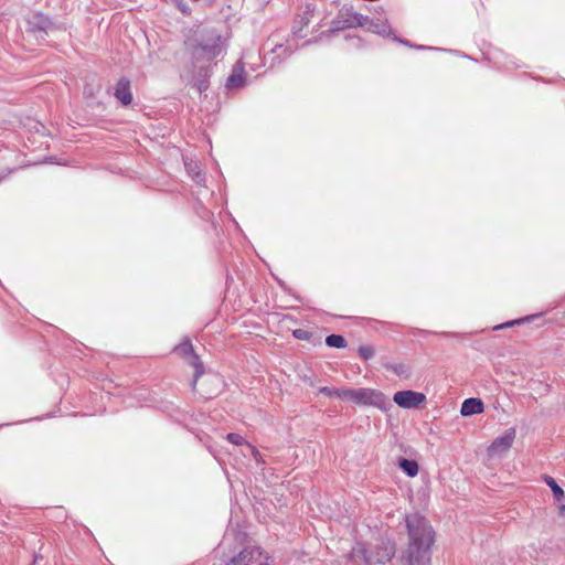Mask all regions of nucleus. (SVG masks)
<instances>
[{
    "mask_svg": "<svg viewBox=\"0 0 565 565\" xmlns=\"http://www.w3.org/2000/svg\"><path fill=\"white\" fill-rule=\"evenodd\" d=\"M292 335L298 339V340H310L311 338V332H309L308 330L306 329H296L292 331Z\"/></svg>",
    "mask_w": 565,
    "mask_h": 565,
    "instance_id": "24",
    "label": "nucleus"
},
{
    "mask_svg": "<svg viewBox=\"0 0 565 565\" xmlns=\"http://www.w3.org/2000/svg\"><path fill=\"white\" fill-rule=\"evenodd\" d=\"M393 401L401 408L416 409L426 402V395L420 392L405 390L396 392L393 396Z\"/></svg>",
    "mask_w": 565,
    "mask_h": 565,
    "instance_id": "8",
    "label": "nucleus"
},
{
    "mask_svg": "<svg viewBox=\"0 0 565 565\" xmlns=\"http://www.w3.org/2000/svg\"><path fill=\"white\" fill-rule=\"evenodd\" d=\"M203 179H204V177H203L200 172H198V173L195 174L194 180H195L198 183H200Z\"/></svg>",
    "mask_w": 565,
    "mask_h": 565,
    "instance_id": "28",
    "label": "nucleus"
},
{
    "mask_svg": "<svg viewBox=\"0 0 565 565\" xmlns=\"http://www.w3.org/2000/svg\"><path fill=\"white\" fill-rule=\"evenodd\" d=\"M355 388H339L338 398L342 401H350L353 403Z\"/></svg>",
    "mask_w": 565,
    "mask_h": 565,
    "instance_id": "21",
    "label": "nucleus"
},
{
    "mask_svg": "<svg viewBox=\"0 0 565 565\" xmlns=\"http://www.w3.org/2000/svg\"><path fill=\"white\" fill-rule=\"evenodd\" d=\"M515 435H516V431H515V428H509L507 429L502 435L498 436L493 441L492 444L489 446L488 448V452L490 456H495V455H502L504 452H507L514 439H515Z\"/></svg>",
    "mask_w": 565,
    "mask_h": 565,
    "instance_id": "9",
    "label": "nucleus"
},
{
    "mask_svg": "<svg viewBox=\"0 0 565 565\" xmlns=\"http://www.w3.org/2000/svg\"><path fill=\"white\" fill-rule=\"evenodd\" d=\"M248 446L252 448V450H253V454H254L255 458H256L257 456H259V451H258V450H256V449H255L253 446H250V445H248Z\"/></svg>",
    "mask_w": 565,
    "mask_h": 565,
    "instance_id": "30",
    "label": "nucleus"
},
{
    "mask_svg": "<svg viewBox=\"0 0 565 565\" xmlns=\"http://www.w3.org/2000/svg\"><path fill=\"white\" fill-rule=\"evenodd\" d=\"M192 58L196 62H211L222 52L221 35L213 33L206 39L190 44Z\"/></svg>",
    "mask_w": 565,
    "mask_h": 565,
    "instance_id": "4",
    "label": "nucleus"
},
{
    "mask_svg": "<svg viewBox=\"0 0 565 565\" xmlns=\"http://www.w3.org/2000/svg\"><path fill=\"white\" fill-rule=\"evenodd\" d=\"M544 481L551 488L553 495L557 501H561L562 499H564V497H565L564 490L557 484V482L554 480V478L545 475Z\"/></svg>",
    "mask_w": 565,
    "mask_h": 565,
    "instance_id": "18",
    "label": "nucleus"
},
{
    "mask_svg": "<svg viewBox=\"0 0 565 565\" xmlns=\"http://www.w3.org/2000/svg\"><path fill=\"white\" fill-rule=\"evenodd\" d=\"M211 71L210 66H200L193 76V85L200 93L205 92L209 88Z\"/></svg>",
    "mask_w": 565,
    "mask_h": 565,
    "instance_id": "14",
    "label": "nucleus"
},
{
    "mask_svg": "<svg viewBox=\"0 0 565 565\" xmlns=\"http://www.w3.org/2000/svg\"><path fill=\"white\" fill-rule=\"evenodd\" d=\"M200 394L205 398H211L214 394H216V392L209 390V391H201Z\"/></svg>",
    "mask_w": 565,
    "mask_h": 565,
    "instance_id": "27",
    "label": "nucleus"
},
{
    "mask_svg": "<svg viewBox=\"0 0 565 565\" xmlns=\"http://www.w3.org/2000/svg\"><path fill=\"white\" fill-rule=\"evenodd\" d=\"M114 96L124 106H128L132 102V94L130 81L127 77H121L115 85Z\"/></svg>",
    "mask_w": 565,
    "mask_h": 565,
    "instance_id": "10",
    "label": "nucleus"
},
{
    "mask_svg": "<svg viewBox=\"0 0 565 565\" xmlns=\"http://www.w3.org/2000/svg\"><path fill=\"white\" fill-rule=\"evenodd\" d=\"M338 387H329V386H322L319 388V393L329 396V397H337L338 396Z\"/></svg>",
    "mask_w": 565,
    "mask_h": 565,
    "instance_id": "25",
    "label": "nucleus"
},
{
    "mask_svg": "<svg viewBox=\"0 0 565 565\" xmlns=\"http://www.w3.org/2000/svg\"><path fill=\"white\" fill-rule=\"evenodd\" d=\"M385 369L392 371L397 376L408 379L411 376V367L404 363H390Z\"/></svg>",
    "mask_w": 565,
    "mask_h": 565,
    "instance_id": "17",
    "label": "nucleus"
},
{
    "mask_svg": "<svg viewBox=\"0 0 565 565\" xmlns=\"http://www.w3.org/2000/svg\"><path fill=\"white\" fill-rule=\"evenodd\" d=\"M226 439L231 444L236 445V446H242V445L246 444L245 438L242 435L236 434V433H228L226 435Z\"/></svg>",
    "mask_w": 565,
    "mask_h": 565,
    "instance_id": "23",
    "label": "nucleus"
},
{
    "mask_svg": "<svg viewBox=\"0 0 565 565\" xmlns=\"http://www.w3.org/2000/svg\"><path fill=\"white\" fill-rule=\"evenodd\" d=\"M189 365H191L194 369L193 379L191 382V388L193 392H196V385L199 379L205 373V367L203 365V362L201 361L200 356L194 352L191 356H189L186 360Z\"/></svg>",
    "mask_w": 565,
    "mask_h": 565,
    "instance_id": "13",
    "label": "nucleus"
},
{
    "mask_svg": "<svg viewBox=\"0 0 565 565\" xmlns=\"http://www.w3.org/2000/svg\"><path fill=\"white\" fill-rule=\"evenodd\" d=\"M245 83V71L242 63H236L232 70V74L226 79V87L234 89L242 87Z\"/></svg>",
    "mask_w": 565,
    "mask_h": 565,
    "instance_id": "12",
    "label": "nucleus"
},
{
    "mask_svg": "<svg viewBox=\"0 0 565 565\" xmlns=\"http://www.w3.org/2000/svg\"><path fill=\"white\" fill-rule=\"evenodd\" d=\"M299 22H300L301 25H307L309 20L306 17H300V21Z\"/></svg>",
    "mask_w": 565,
    "mask_h": 565,
    "instance_id": "29",
    "label": "nucleus"
},
{
    "mask_svg": "<svg viewBox=\"0 0 565 565\" xmlns=\"http://www.w3.org/2000/svg\"><path fill=\"white\" fill-rule=\"evenodd\" d=\"M326 344L330 348L343 349L347 347V340L341 334H330L326 338Z\"/></svg>",
    "mask_w": 565,
    "mask_h": 565,
    "instance_id": "19",
    "label": "nucleus"
},
{
    "mask_svg": "<svg viewBox=\"0 0 565 565\" xmlns=\"http://www.w3.org/2000/svg\"><path fill=\"white\" fill-rule=\"evenodd\" d=\"M408 545L402 555L405 565H430V548L435 531L429 521L419 513L405 516Z\"/></svg>",
    "mask_w": 565,
    "mask_h": 565,
    "instance_id": "1",
    "label": "nucleus"
},
{
    "mask_svg": "<svg viewBox=\"0 0 565 565\" xmlns=\"http://www.w3.org/2000/svg\"><path fill=\"white\" fill-rule=\"evenodd\" d=\"M358 352H359V355H360L363 360H365V361H367V360H370L371 358H373V356H374V353H375L374 349H373L371 345H361V347L359 348Z\"/></svg>",
    "mask_w": 565,
    "mask_h": 565,
    "instance_id": "22",
    "label": "nucleus"
},
{
    "mask_svg": "<svg viewBox=\"0 0 565 565\" xmlns=\"http://www.w3.org/2000/svg\"><path fill=\"white\" fill-rule=\"evenodd\" d=\"M396 544L390 539H382L375 550L371 552V558H367V565L385 564L395 556Z\"/></svg>",
    "mask_w": 565,
    "mask_h": 565,
    "instance_id": "7",
    "label": "nucleus"
},
{
    "mask_svg": "<svg viewBox=\"0 0 565 565\" xmlns=\"http://www.w3.org/2000/svg\"><path fill=\"white\" fill-rule=\"evenodd\" d=\"M349 558L352 561L361 559L367 565V558H371V552H369L362 543H358L350 552Z\"/></svg>",
    "mask_w": 565,
    "mask_h": 565,
    "instance_id": "16",
    "label": "nucleus"
},
{
    "mask_svg": "<svg viewBox=\"0 0 565 565\" xmlns=\"http://www.w3.org/2000/svg\"><path fill=\"white\" fill-rule=\"evenodd\" d=\"M399 41H401L402 43H404V44L408 45V41H402V40H399Z\"/></svg>",
    "mask_w": 565,
    "mask_h": 565,
    "instance_id": "32",
    "label": "nucleus"
},
{
    "mask_svg": "<svg viewBox=\"0 0 565 565\" xmlns=\"http://www.w3.org/2000/svg\"><path fill=\"white\" fill-rule=\"evenodd\" d=\"M353 404L360 406H374L380 409H386L388 399L382 392L377 390L360 387L355 388Z\"/></svg>",
    "mask_w": 565,
    "mask_h": 565,
    "instance_id": "6",
    "label": "nucleus"
},
{
    "mask_svg": "<svg viewBox=\"0 0 565 565\" xmlns=\"http://www.w3.org/2000/svg\"><path fill=\"white\" fill-rule=\"evenodd\" d=\"M175 351L180 356H182L184 360H186L189 356H191L194 353L193 345L190 340H185L182 343H180Z\"/></svg>",
    "mask_w": 565,
    "mask_h": 565,
    "instance_id": "20",
    "label": "nucleus"
},
{
    "mask_svg": "<svg viewBox=\"0 0 565 565\" xmlns=\"http://www.w3.org/2000/svg\"><path fill=\"white\" fill-rule=\"evenodd\" d=\"M345 19L343 21V25H335L332 31L342 30L344 28H363L366 31L380 34V35H387L391 32L390 25L380 20H373L367 15H363L358 12H347Z\"/></svg>",
    "mask_w": 565,
    "mask_h": 565,
    "instance_id": "3",
    "label": "nucleus"
},
{
    "mask_svg": "<svg viewBox=\"0 0 565 565\" xmlns=\"http://www.w3.org/2000/svg\"><path fill=\"white\" fill-rule=\"evenodd\" d=\"M414 47H415V49H417V50H424V49H426V46H424V45H416V46H414Z\"/></svg>",
    "mask_w": 565,
    "mask_h": 565,
    "instance_id": "31",
    "label": "nucleus"
},
{
    "mask_svg": "<svg viewBox=\"0 0 565 565\" xmlns=\"http://www.w3.org/2000/svg\"><path fill=\"white\" fill-rule=\"evenodd\" d=\"M398 467L403 470V472L408 477H415L418 473V463L415 460L407 458L398 459Z\"/></svg>",
    "mask_w": 565,
    "mask_h": 565,
    "instance_id": "15",
    "label": "nucleus"
},
{
    "mask_svg": "<svg viewBox=\"0 0 565 565\" xmlns=\"http://www.w3.org/2000/svg\"><path fill=\"white\" fill-rule=\"evenodd\" d=\"M25 31L32 35L38 42H45L50 35L57 32H65L64 23L55 22L42 12H32L25 19Z\"/></svg>",
    "mask_w": 565,
    "mask_h": 565,
    "instance_id": "2",
    "label": "nucleus"
},
{
    "mask_svg": "<svg viewBox=\"0 0 565 565\" xmlns=\"http://www.w3.org/2000/svg\"><path fill=\"white\" fill-rule=\"evenodd\" d=\"M521 321H523L522 319H519V320H514V321H510V322H505V323H502L500 326H497L494 329H503V328H507V327H511V326H514L516 323H521Z\"/></svg>",
    "mask_w": 565,
    "mask_h": 565,
    "instance_id": "26",
    "label": "nucleus"
},
{
    "mask_svg": "<svg viewBox=\"0 0 565 565\" xmlns=\"http://www.w3.org/2000/svg\"><path fill=\"white\" fill-rule=\"evenodd\" d=\"M484 409L483 402L477 397H470L462 402L460 414L463 417L481 414Z\"/></svg>",
    "mask_w": 565,
    "mask_h": 565,
    "instance_id": "11",
    "label": "nucleus"
},
{
    "mask_svg": "<svg viewBox=\"0 0 565 565\" xmlns=\"http://www.w3.org/2000/svg\"><path fill=\"white\" fill-rule=\"evenodd\" d=\"M224 565H270V557L262 547L247 545L234 554Z\"/></svg>",
    "mask_w": 565,
    "mask_h": 565,
    "instance_id": "5",
    "label": "nucleus"
}]
</instances>
